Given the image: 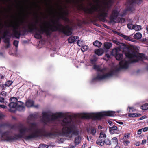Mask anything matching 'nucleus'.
Wrapping results in <instances>:
<instances>
[{
    "instance_id": "nucleus-1",
    "label": "nucleus",
    "mask_w": 148,
    "mask_h": 148,
    "mask_svg": "<svg viewBox=\"0 0 148 148\" xmlns=\"http://www.w3.org/2000/svg\"><path fill=\"white\" fill-rule=\"evenodd\" d=\"M47 0V36L53 31H58L67 36L72 34L71 29L66 25L64 26L60 22L61 19L65 22H68L69 19L67 18V11L64 10L62 6L60 4V0H57L51 7L52 17L50 23L47 21L48 16V2Z\"/></svg>"
},
{
    "instance_id": "nucleus-2",
    "label": "nucleus",
    "mask_w": 148,
    "mask_h": 148,
    "mask_svg": "<svg viewBox=\"0 0 148 148\" xmlns=\"http://www.w3.org/2000/svg\"><path fill=\"white\" fill-rule=\"evenodd\" d=\"M63 116L62 112L54 113L47 110V121L55 123L57 125V122L59 121L61 125L64 127L60 131V136H65L71 139L74 136L77 135L79 131L72 121L71 115H68L61 119Z\"/></svg>"
},
{
    "instance_id": "nucleus-3",
    "label": "nucleus",
    "mask_w": 148,
    "mask_h": 148,
    "mask_svg": "<svg viewBox=\"0 0 148 148\" xmlns=\"http://www.w3.org/2000/svg\"><path fill=\"white\" fill-rule=\"evenodd\" d=\"M35 114H31L28 117L27 121L28 128L21 125L19 128L20 134L18 135L19 138H21L26 132H29L27 135L24 137L25 139L27 140H32L42 136H45L46 134V130L42 128L40 129L37 127V124L35 123H31L30 121H33L36 117Z\"/></svg>"
},
{
    "instance_id": "nucleus-4",
    "label": "nucleus",
    "mask_w": 148,
    "mask_h": 148,
    "mask_svg": "<svg viewBox=\"0 0 148 148\" xmlns=\"http://www.w3.org/2000/svg\"><path fill=\"white\" fill-rule=\"evenodd\" d=\"M126 56L128 59H125L119 62L120 67L117 69L118 71L121 69H127L130 63H135L139 60L146 59L145 55L143 53H138L134 50L126 53Z\"/></svg>"
},
{
    "instance_id": "nucleus-5",
    "label": "nucleus",
    "mask_w": 148,
    "mask_h": 148,
    "mask_svg": "<svg viewBox=\"0 0 148 148\" xmlns=\"http://www.w3.org/2000/svg\"><path fill=\"white\" fill-rule=\"evenodd\" d=\"M97 60V58H95L90 61L92 65H94L93 69L98 72L97 76L92 79L93 82L108 79L113 75L114 71L113 69L109 70L105 67L102 68L100 66L94 64Z\"/></svg>"
},
{
    "instance_id": "nucleus-6",
    "label": "nucleus",
    "mask_w": 148,
    "mask_h": 148,
    "mask_svg": "<svg viewBox=\"0 0 148 148\" xmlns=\"http://www.w3.org/2000/svg\"><path fill=\"white\" fill-rule=\"evenodd\" d=\"M100 0H97L96 5H93L90 9V13L93 12H96L97 13V16L99 18H104L107 17V12L110 9V7L112 5L113 2L112 0H109L106 3V5L103 7H101L98 3Z\"/></svg>"
},
{
    "instance_id": "nucleus-7",
    "label": "nucleus",
    "mask_w": 148,
    "mask_h": 148,
    "mask_svg": "<svg viewBox=\"0 0 148 148\" xmlns=\"http://www.w3.org/2000/svg\"><path fill=\"white\" fill-rule=\"evenodd\" d=\"M116 116L115 112L114 111H103L96 113H82L80 116L82 119H91L94 120H100L105 116Z\"/></svg>"
},
{
    "instance_id": "nucleus-8",
    "label": "nucleus",
    "mask_w": 148,
    "mask_h": 148,
    "mask_svg": "<svg viewBox=\"0 0 148 148\" xmlns=\"http://www.w3.org/2000/svg\"><path fill=\"white\" fill-rule=\"evenodd\" d=\"M39 28L38 29L36 26V25L29 24L28 25V28L29 31L30 32H33L34 30H38L34 35V37L37 39H40L41 38V34L46 32V23L41 22L39 25Z\"/></svg>"
},
{
    "instance_id": "nucleus-9",
    "label": "nucleus",
    "mask_w": 148,
    "mask_h": 148,
    "mask_svg": "<svg viewBox=\"0 0 148 148\" xmlns=\"http://www.w3.org/2000/svg\"><path fill=\"white\" fill-rule=\"evenodd\" d=\"M119 16V12L116 9L114 10L111 15L110 19L111 22L114 23L121 22L123 23L125 22V18H120Z\"/></svg>"
},
{
    "instance_id": "nucleus-10",
    "label": "nucleus",
    "mask_w": 148,
    "mask_h": 148,
    "mask_svg": "<svg viewBox=\"0 0 148 148\" xmlns=\"http://www.w3.org/2000/svg\"><path fill=\"white\" fill-rule=\"evenodd\" d=\"M13 28L12 35L16 38L19 39L21 35V27L18 23L15 25L10 24L9 26Z\"/></svg>"
},
{
    "instance_id": "nucleus-11",
    "label": "nucleus",
    "mask_w": 148,
    "mask_h": 148,
    "mask_svg": "<svg viewBox=\"0 0 148 148\" xmlns=\"http://www.w3.org/2000/svg\"><path fill=\"white\" fill-rule=\"evenodd\" d=\"M47 122L52 123L54 125L51 128V132L49 133L47 132V137L49 136L52 137L56 136L57 135H60V131L59 130L58 127L55 123L51 122L48 120L47 121Z\"/></svg>"
},
{
    "instance_id": "nucleus-12",
    "label": "nucleus",
    "mask_w": 148,
    "mask_h": 148,
    "mask_svg": "<svg viewBox=\"0 0 148 148\" xmlns=\"http://www.w3.org/2000/svg\"><path fill=\"white\" fill-rule=\"evenodd\" d=\"M47 122L52 123L54 125L51 128V132L49 133L47 132V137L49 136L52 137L56 136L57 135H60V131L59 130L58 127L55 123L51 122L48 120L47 121Z\"/></svg>"
},
{
    "instance_id": "nucleus-13",
    "label": "nucleus",
    "mask_w": 148,
    "mask_h": 148,
    "mask_svg": "<svg viewBox=\"0 0 148 148\" xmlns=\"http://www.w3.org/2000/svg\"><path fill=\"white\" fill-rule=\"evenodd\" d=\"M15 139V137L10 136L9 133L8 132L2 133L1 136V140L2 141L11 142Z\"/></svg>"
},
{
    "instance_id": "nucleus-14",
    "label": "nucleus",
    "mask_w": 148,
    "mask_h": 148,
    "mask_svg": "<svg viewBox=\"0 0 148 148\" xmlns=\"http://www.w3.org/2000/svg\"><path fill=\"white\" fill-rule=\"evenodd\" d=\"M10 103L9 106L10 108H15L16 107L18 103L17 99L14 97L11 98L10 99Z\"/></svg>"
},
{
    "instance_id": "nucleus-15",
    "label": "nucleus",
    "mask_w": 148,
    "mask_h": 148,
    "mask_svg": "<svg viewBox=\"0 0 148 148\" xmlns=\"http://www.w3.org/2000/svg\"><path fill=\"white\" fill-rule=\"evenodd\" d=\"M109 131L110 133L113 134H118L119 133V129L117 126L113 125L112 127H109Z\"/></svg>"
},
{
    "instance_id": "nucleus-16",
    "label": "nucleus",
    "mask_w": 148,
    "mask_h": 148,
    "mask_svg": "<svg viewBox=\"0 0 148 148\" xmlns=\"http://www.w3.org/2000/svg\"><path fill=\"white\" fill-rule=\"evenodd\" d=\"M16 108L17 110L20 111H24L25 110L24 103L20 101L18 102V103Z\"/></svg>"
},
{
    "instance_id": "nucleus-17",
    "label": "nucleus",
    "mask_w": 148,
    "mask_h": 148,
    "mask_svg": "<svg viewBox=\"0 0 148 148\" xmlns=\"http://www.w3.org/2000/svg\"><path fill=\"white\" fill-rule=\"evenodd\" d=\"M41 121L43 123L45 124L46 123V112L43 111L42 115L40 117Z\"/></svg>"
},
{
    "instance_id": "nucleus-18",
    "label": "nucleus",
    "mask_w": 148,
    "mask_h": 148,
    "mask_svg": "<svg viewBox=\"0 0 148 148\" xmlns=\"http://www.w3.org/2000/svg\"><path fill=\"white\" fill-rule=\"evenodd\" d=\"M79 39V37L77 36H71L68 38V40L69 43H72L75 41Z\"/></svg>"
},
{
    "instance_id": "nucleus-19",
    "label": "nucleus",
    "mask_w": 148,
    "mask_h": 148,
    "mask_svg": "<svg viewBox=\"0 0 148 148\" xmlns=\"http://www.w3.org/2000/svg\"><path fill=\"white\" fill-rule=\"evenodd\" d=\"M34 101L31 100H29L27 101L26 103V105L28 107L34 106L35 108H37L39 107L38 105L34 106Z\"/></svg>"
},
{
    "instance_id": "nucleus-20",
    "label": "nucleus",
    "mask_w": 148,
    "mask_h": 148,
    "mask_svg": "<svg viewBox=\"0 0 148 148\" xmlns=\"http://www.w3.org/2000/svg\"><path fill=\"white\" fill-rule=\"evenodd\" d=\"M121 49V48L120 49L119 48L113 49L111 53L112 55L115 56L116 55L119 53L121 51H122Z\"/></svg>"
},
{
    "instance_id": "nucleus-21",
    "label": "nucleus",
    "mask_w": 148,
    "mask_h": 148,
    "mask_svg": "<svg viewBox=\"0 0 148 148\" xmlns=\"http://www.w3.org/2000/svg\"><path fill=\"white\" fill-rule=\"evenodd\" d=\"M95 52L96 54L98 56H101L103 54L104 51L103 49L100 48L96 50Z\"/></svg>"
},
{
    "instance_id": "nucleus-22",
    "label": "nucleus",
    "mask_w": 148,
    "mask_h": 148,
    "mask_svg": "<svg viewBox=\"0 0 148 148\" xmlns=\"http://www.w3.org/2000/svg\"><path fill=\"white\" fill-rule=\"evenodd\" d=\"M96 143L99 145L102 146L104 144V140L102 139L98 138L96 141Z\"/></svg>"
},
{
    "instance_id": "nucleus-23",
    "label": "nucleus",
    "mask_w": 148,
    "mask_h": 148,
    "mask_svg": "<svg viewBox=\"0 0 148 148\" xmlns=\"http://www.w3.org/2000/svg\"><path fill=\"white\" fill-rule=\"evenodd\" d=\"M142 37V34L140 32H138L135 34L134 36V38L136 39H140Z\"/></svg>"
},
{
    "instance_id": "nucleus-24",
    "label": "nucleus",
    "mask_w": 148,
    "mask_h": 148,
    "mask_svg": "<svg viewBox=\"0 0 148 148\" xmlns=\"http://www.w3.org/2000/svg\"><path fill=\"white\" fill-rule=\"evenodd\" d=\"M115 56L116 59L119 60H121L123 58V55L120 52L116 55Z\"/></svg>"
},
{
    "instance_id": "nucleus-25",
    "label": "nucleus",
    "mask_w": 148,
    "mask_h": 148,
    "mask_svg": "<svg viewBox=\"0 0 148 148\" xmlns=\"http://www.w3.org/2000/svg\"><path fill=\"white\" fill-rule=\"evenodd\" d=\"M142 29V27L140 25H134V29L136 31H138L141 30Z\"/></svg>"
},
{
    "instance_id": "nucleus-26",
    "label": "nucleus",
    "mask_w": 148,
    "mask_h": 148,
    "mask_svg": "<svg viewBox=\"0 0 148 148\" xmlns=\"http://www.w3.org/2000/svg\"><path fill=\"white\" fill-rule=\"evenodd\" d=\"M106 137V134L103 132H101L99 136V138L103 140H105Z\"/></svg>"
},
{
    "instance_id": "nucleus-27",
    "label": "nucleus",
    "mask_w": 148,
    "mask_h": 148,
    "mask_svg": "<svg viewBox=\"0 0 148 148\" xmlns=\"http://www.w3.org/2000/svg\"><path fill=\"white\" fill-rule=\"evenodd\" d=\"M102 45V43L96 40L93 42V45L98 47H100Z\"/></svg>"
},
{
    "instance_id": "nucleus-28",
    "label": "nucleus",
    "mask_w": 148,
    "mask_h": 148,
    "mask_svg": "<svg viewBox=\"0 0 148 148\" xmlns=\"http://www.w3.org/2000/svg\"><path fill=\"white\" fill-rule=\"evenodd\" d=\"M112 47V44L110 43L106 42L104 44V47L107 49H110Z\"/></svg>"
},
{
    "instance_id": "nucleus-29",
    "label": "nucleus",
    "mask_w": 148,
    "mask_h": 148,
    "mask_svg": "<svg viewBox=\"0 0 148 148\" xmlns=\"http://www.w3.org/2000/svg\"><path fill=\"white\" fill-rule=\"evenodd\" d=\"M141 108L142 110H146L148 109V103H145L141 106Z\"/></svg>"
},
{
    "instance_id": "nucleus-30",
    "label": "nucleus",
    "mask_w": 148,
    "mask_h": 148,
    "mask_svg": "<svg viewBox=\"0 0 148 148\" xmlns=\"http://www.w3.org/2000/svg\"><path fill=\"white\" fill-rule=\"evenodd\" d=\"M81 139L80 136H78L75 138V143L76 144L79 143Z\"/></svg>"
},
{
    "instance_id": "nucleus-31",
    "label": "nucleus",
    "mask_w": 148,
    "mask_h": 148,
    "mask_svg": "<svg viewBox=\"0 0 148 148\" xmlns=\"http://www.w3.org/2000/svg\"><path fill=\"white\" fill-rule=\"evenodd\" d=\"M112 140L113 143L115 144H119L118 140L116 137H114L112 138Z\"/></svg>"
},
{
    "instance_id": "nucleus-32",
    "label": "nucleus",
    "mask_w": 148,
    "mask_h": 148,
    "mask_svg": "<svg viewBox=\"0 0 148 148\" xmlns=\"http://www.w3.org/2000/svg\"><path fill=\"white\" fill-rule=\"evenodd\" d=\"M130 137V134L129 133H127L124 134L123 137V139L124 140H126L127 139L129 138Z\"/></svg>"
},
{
    "instance_id": "nucleus-33",
    "label": "nucleus",
    "mask_w": 148,
    "mask_h": 148,
    "mask_svg": "<svg viewBox=\"0 0 148 148\" xmlns=\"http://www.w3.org/2000/svg\"><path fill=\"white\" fill-rule=\"evenodd\" d=\"M124 47L123 48V51L125 50H126L127 51H128V52H127L125 53V55H126V53H128L130 51L131 52L132 51H134V49H130L129 48H127V47L126 48V47H125V46H124Z\"/></svg>"
},
{
    "instance_id": "nucleus-34",
    "label": "nucleus",
    "mask_w": 148,
    "mask_h": 148,
    "mask_svg": "<svg viewBox=\"0 0 148 148\" xmlns=\"http://www.w3.org/2000/svg\"><path fill=\"white\" fill-rule=\"evenodd\" d=\"M88 48V47L86 45L83 46L81 48L82 51L84 52L86 51Z\"/></svg>"
},
{
    "instance_id": "nucleus-35",
    "label": "nucleus",
    "mask_w": 148,
    "mask_h": 148,
    "mask_svg": "<svg viewBox=\"0 0 148 148\" xmlns=\"http://www.w3.org/2000/svg\"><path fill=\"white\" fill-rule=\"evenodd\" d=\"M4 40V42L5 43H8L10 42V39L9 38L5 37L4 38H1Z\"/></svg>"
},
{
    "instance_id": "nucleus-36",
    "label": "nucleus",
    "mask_w": 148,
    "mask_h": 148,
    "mask_svg": "<svg viewBox=\"0 0 148 148\" xmlns=\"http://www.w3.org/2000/svg\"><path fill=\"white\" fill-rule=\"evenodd\" d=\"M105 143L106 145H110L111 144V143L110 140L107 139L105 140H104V144Z\"/></svg>"
},
{
    "instance_id": "nucleus-37",
    "label": "nucleus",
    "mask_w": 148,
    "mask_h": 148,
    "mask_svg": "<svg viewBox=\"0 0 148 148\" xmlns=\"http://www.w3.org/2000/svg\"><path fill=\"white\" fill-rule=\"evenodd\" d=\"M122 37L125 40H127L130 41L131 39V37H130L128 36L125 35H123Z\"/></svg>"
},
{
    "instance_id": "nucleus-38",
    "label": "nucleus",
    "mask_w": 148,
    "mask_h": 148,
    "mask_svg": "<svg viewBox=\"0 0 148 148\" xmlns=\"http://www.w3.org/2000/svg\"><path fill=\"white\" fill-rule=\"evenodd\" d=\"M128 28L130 29H133L134 27V25H133L131 23H129L127 25Z\"/></svg>"
},
{
    "instance_id": "nucleus-39",
    "label": "nucleus",
    "mask_w": 148,
    "mask_h": 148,
    "mask_svg": "<svg viewBox=\"0 0 148 148\" xmlns=\"http://www.w3.org/2000/svg\"><path fill=\"white\" fill-rule=\"evenodd\" d=\"M13 82L11 81H8L5 83V85H6V86L9 87L12 84Z\"/></svg>"
},
{
    "instance_id": "nucleus-40",
    "label": "nucleus",
    "mask_w": 148,
    "mask_h": 148,
    "mask_svg": "<svg viewBox=\"0 0 148 148\" xmlns=\"http://www.w3.org/2000/svg\"><path fill=\"white\" fill-rule=\"evenodd\" d=\"M96 133V130L95 128H92L91 130L90 133L92 135H95Z\"/></svg>"
},
{
    "instance_id": "nucleus-41",
    "label": "nucleus",
    "mask_w": 148,
    "mask_h": 148,
    "mask_svg": "<svg viewBox=\"0 0 148 148\" xmlns=\"http://www.w3.org/2000/svg\"><path fill=\"white\" fill-rule=\"evenodd\" d=\"M78 40V41L77 42V44L80 47L82 46L83 44V41L80 40Z\"/></svg>"
},
{
    "instance_id": "nucleus-42",
    "label": "nucleus",
    "mask_w": 148,
    "mask_h": 148,
    "mask_svg": "<svg viewBox=\"0 0 148 148\" xmlns=\"http://www.w3.org/2000/svg\"><path fill=\"white\" fill-rule=\"evenodd\" d=\"M129 112H134L135 110V109L133 107H129Z\"/></svg>"
},
{
    "instance_id": "nucleus-43",
    "label": "nucleus",
    "mask_w": 148,
    "mask_h": 148,
    "mask_svg": "<svg viewBox=\"0 0 148 148\" xmlns=\"http://www.w3.org/2000/svg\"><path fill=\"white\" fill-rule=\"evenodd\" d=\"M130 142L128 140H124L123 141L124 145L125 146L127 145L130 143Z\"/></svg>"
},
{
    "instance_id": "nucleus-44",
    "label": "nucleus",
    "mask_w": 148,
    "mask_h": 148,
    "mask_svg": "<svg viewBox=\"0 0 148 148\" xmlns=\"http://www.w3.org/2000/svg\"><path fill=\"white\" fill-rule=\"evenodd\" d=\"M19 42L17 40H14V45L16 47H18Z\"/></svg>"
},
{
    "instance_id": "nucleus-45",
    "label": "nucleus",
    "mask_w": 148,
    "mask_h": 148,
    "mask_svg": "<svg viewBox=\"0 0 148 148\" xmlns=\"http://www.w3.org/2000/svg\"><path fill=\"white\" fill-rule=\"evenodd\" d=\"M137 114L136 113H133V114H130L129 115V116L131 117H137Z\"/></svg>"
},
{
    "instance_id": "nucleus-46",
    "label": "nucleus",
    "mask_w": 148,
    "mask_h": 148,
    "mask_svg": "<svg viewBox=\"0 0 148 148\" xmlns=\"http://www.w3.org/2000/svg\"><path fill=\"white\" fill-rule=\"evenodd\" d=\"M39 148H46V146L45 144H40L39 146Z\"/></svg>"
},
{
    "instance_id": "nucleus-47",
    "label": "nucleus",
    "mask_w": 148,
    "mask_h": 148,
    "mask_svg": "<svg viewBox=\"0 0 148 148\" xmlns=\"http://www.w3.org/2000/svg\"><path fill=\"white\" fill-rule=\"evenodd\" d=\"M1 95L4 96H5L7 95V92L5 91H2L1 93Z\"/></svg>"
},
{
    "instance_id": "nucleus-48",
    "label": "nucleus",
    "mask_w": 148,
    "mask_h": 148,
    "mask_svg": "<svg viewBox=\"0 0 148 148\" xmlns=\"http://www.w3.org/2000/svg\"><path fill=\"white\" fill-rule=\"evenodd\" d=\"M4 99L3 97H0V102L4 103Z\"/></svg>"
},
{
    "instance_id": "nucleus-49",
    "label": "nucleus",
    "mask_w": 148,
    "mask_h": 148,
    "mask_svg": "<svg viewBox=\"0 0 148 148\" xmlns=\"http://www.w3.org/2000/svg\"><path fill=\"white\" fill-rule=\"evenodd\" d=\"M142 129H140L138 130L137 131V134L138 135H140L141 134Z\"/></svg>"
},
{
    "instance_id": "nucleus-50",
    "label": "nucleus",
    "mask_w": 148,
    "mask_h": 148,
    "mask_svg": "<svg viewBox=\"0 0 148 148\" xmlns=\"http://www.w3.org/2000/svg\"><path fill=\"white\" fill-rule=\"evenodd\" d=\"M146 143V140L144 139V140H142V143H141V144L142 145H144V144H145Z\"/></svg>"
},
{
    "instance_id": "nucleus-51",
    "label": "nucleus",
    "mask_w": 148,
    "mask_h": 148,
    "mask_svg": "<svg viewBox=\"0 0 148 148\" xmlns=\"http://www.w3.org/2000/svg\"><path fill=\"white\" fill-rule=\"evenodd\" d=\"M0 107L4 109L7 108L6 106L2 105H0Z\"/></svg>"
},
{
    "instance_id": "nucleus-52",
    "label": "nucleus",
    "mask_w": 148,
    "mask_h": 148,
    "mask_svg": "<svg viewBox=\"0 0 148 148\" xmlns=\"http://www.w3.org/2000/svg\"><path fill=\"white\" fill-rule=\"evenodd\" d=\"M140 142L139 141H138V142H136L135 143V145L137 146H139L140 145Z\"/></svg>"
},
{
    "instance_id": "nucleus-53",
    "label": "nucleus",
    "mask_w": 148,
    "mask_h": 148,
    "mask_svg": "<svg viewBox=\"0 0 148 148\" xmlns=\"http://www.w3.org/2000/svg\"><path fill=\"white\" fill-rule=\"evenodd\" d=\"M4 75L2 74H0V79H4Z\"/></svg>"
},
{
    "instance_id": "nucleus-54",
    "label": "nucleus",
    "mask_w": 148,
    "mask_h": 148,
    "mask_svg": "<svg viewBox=\"0 0 148 148\" xmlns=\"http://www.w3.org/2000/svg\"><path fill=\"white\" fill-rule=\"evenodd\" d=\"M4 116V115H3L2 113L0 112V119H1Z\"/></svg>"
},
{
    "instance_id": "nucleus-55",
    "label": "nucleus",
    "mask_w": 148,
    "mask_h": 148,
    "mask_svg": "<svg viewBox=\"0 0 148 148\" xmlns=\"http://www.w3.org/2000/svg\"><path fill=\"white\" fill-rule=\"evenodd\" d=\"M148 130V127H146L144 128L143 129V131L144 132H146Z\"/></svg>"
},
{
    "instance_id": "nucleus-56",
    "label": "nucleus",
    "mask_w": 148,
    "mask_h": 148,
    "mask_svg": "<svg viewBox=\"0 0 148 148\" xmlns=\"http://www.w3.org/2000/svg\"><path fill=\"white\" fill-rule=\"evenodd\" d=\"M132 41L133 42H137V41L136 40H134L132 38H131V40L130 41Z\"/></svg>"
},
{
    "instance_id": "nucleus-57",
    "label": "nucleus",
    "mask_w": 148,
    "mask_h": 148,
    "mask_svg": "<svg viewBox=\"0 0 148 148\" xmlns=\"http://www.w3.org/2000/svg\"><path fill=\"white\" fill-rule=\"evenodd\" d=\"M146 117H147V116H146L144 115V116H143L141 117V119L143 120V119H145Z\"/></svg>"
},
{
    "instance_id": "nucleus-58",
    "label": "nucleus",
    "mask_w": 148,
    "mask_h": 148,
    "mask_svg": "<svg viewBox=\"0 0 148 148\" xmlns=\"http://www.w3.org/2000/svg\"><path fill=\"white\" fill-rule=\"evenodd\" d=\"M1 86L3 87V88H5V87L6 86V85H5V84H2L1 85Z\"/></svg>"
},
{
    "instance_id": "nucleus-59",
    "label": "nucleus",
    "mask_w": 148,
    "mask_h": 148,
    "mask_svg": "<svg viewBox=\"0 0 148 148\" xmlns=\"http://www.w3.org/2000/svg\"><path fill=\"white\" fill-rule=\"evenodd\" d=\"M7 43V45H6V48H8L9 47H10V42L8 43Z\"/></svg>"
},
{
    "instance_id": "nucleus-60",
    "label": "nucleus",
    "mask_w": 148,
    "mask_h": 148,
    "mask_svg": "<svg viewBox=\"0 0 148 148\" xmlns=\"http://www.w3.org/2000/svg\"><path fill=\"white\" fill-rule=\"evenodd\" d=\"M116 146L114 148H121L118 145L119 144H116Z\"/></svg>"
},
{
    "instance_id": "nucleus-61",
    "label": "nucleus",
    "mask_w": 148,
    "mask_h": 148,
    "mask_svg": "<svg viewBox=\"0 0 148 148\" xmlns=\"http://www.w3.org/2000/svg\"><path fill=\"white\" fill-rule=\"evenodd\" d=\"M106 57L108 59L110 58V55L109 54H107L106 55Z\"/></svg>"
},
{
    "instance_id": "nucleus-62",
    "label": "nucleus",
    "mask_w": 148,
    "mask_h": 148,
    "mask_svg": "<svg viewBox=\"0 0 148 148\" xmlns=\"http://www.w3.org/2000/svg\"><path fill=\"white\" fill-rule=\"evenodd\" d=\"M137 117H139L141 116V114H137Z\"/></svg>"
},
{
    "instance_id": "nucleus-63",
    "label": "nucleus",
    "mask_w": 148,
    "mask_h": 148,
    "mask_svg": "<svg viewBox=\"0 0 148 148\" xmlns=\"http://www.w3.org/2000/svg\"><path fill=\"white\" fill-rule=\"evenodd\" d=\"M108 123L110 125H111L112 123V122L110 121H108Z\"/></svg>"
},
{
    "instance_id": "nucleus-64",
    "label": "nucleus",
    "mask_w": 148,
    "mask_h": 148,
    "mask_svg": "<svg viewBox=\"0 0 148 148\" xmlns=\"http://www.w3.org/2000/svg\"><path fill=\"white\" fill-rule=\"evenodd\" d=\"M98 127L99 129L100 130H101V129H102V127L100 125L99 126H98Z\"/></svg>"
}]
</instances>
